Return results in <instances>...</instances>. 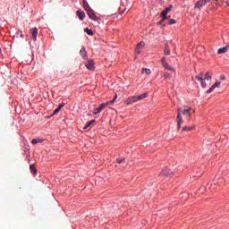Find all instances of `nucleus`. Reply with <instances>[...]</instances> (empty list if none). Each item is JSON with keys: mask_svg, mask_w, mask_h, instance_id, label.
<instances>
[{"mask_svg": "<svg viewBox=\"0 0 229 229\" xmlns=\"http://www.w3.org/2000/svg\"><path fill=\"white\" fill-rule=\"evenodd\" d=\"M64 106H65V103H61V104H59V106L57 108H59V110H62V108H64Z\"/></svg>", "mask_w": 229, "mask_h": 229, "instance_id": "32", "label": "nucleus"}, {"mask_svg": "<svg viewBox=\"0 0 229 229\" xmlns=\"http://www.w3.org/2000/svg\"><path fill=\"white\" fill-rule=\"evenodd\" d=\"M203 72H200L199 75L195 76L196 80H199V81H203Z\"/></svg>", "mask_w": 229, "mask_h": 229, "instance_id": "17", "label": "nucleus"}, {"mask_svg": "<svg viewBox=\"0 0 229 229\" xmlns=\"http://www.w3.org/2000/svg\"><path fill=\"white\" fill-rule=\"evenodd\" d=\"M167 71H173L174 72V68L169 66L168 68H166Z\"/></svg>", "mask_w": 229, "mask_h": 229, "instance_id": "37", "label": "nucleus"}, {"mask_svg": "<svg viewBox=\"0 0 229 229\" xmlns=\"http://www.w3.org/2000/svg\"><path fill=\"white\" fill-rule=\"evenodd\" d=\"M124 12H126V8H124L123 11H120L121 15H123V13H124Z\"/></svg>", "mask_w": 229, "mask_h": 229, "instance_id": "39", "label": "nucleus"}, {"mask_svg": "<svg viewBox=\"0 0 229 229\" xmlns=\"http://www.w3.org/2000/svg\"><path fill=\"white\" fill-rule=\"evenodd\" d=\"M137 101H139L137 96H131L125 100V105H133V103H137Z\"/></svg>", "mask_w": 229, "mask_h": 229, "instance_id": "4", "label": "nucleus"}, {"mask_svg": "<svg viewBox=\"0 0 229 229\" xmlns=\"http://www.w3.org/2000/svg\"><path fill=\"white\" fill-rule=\"evenodd\" d=\"M30 172L33 173V174H37V168L35 167V165H30Z\"/></svg>", "mask_w": 229, "mask_h": 229, "instance_id": "18", "label": "nucleus"}, {"mask_svg": "<svg viewBox=\"0 0 229 229\" xmlns=\"http://www.w3.org/2000/svg\"><path fill=\"white\" fill-rule=\"evenodd\" d=\"M194 130V126H184L182 127V131H192Z\"/></svg>", "mask_w": 229, "mask_h": 229, "instance_id": "14", "label": "nucleus"}, {"mask_svg": "<svg viewBox=\"0 0 229 229\" xmlns=\"http://www.w3.org/2000/svg\"><path fill=\"white\" fill-rule=\"evenodd\" d=\"M38 142H41L40 139H33L32 144H38Z\"/></svg>", "mask_w": 229, "mask_h": 229, "instance_id": "25", "label": "nucleus"}, {"mask_svg": "<svg viewBox=\"0 0 229 229\" xmlns=\"http://www.w3.org/2000/svg\"><path fill=\"white\" fill-rule=\"evenodd\" d=\"M165 80H170L171 79V75L169 73H165Z\"/></svg>", "mask_w": 229, "mask_h": 229, "instance_id": "34", "label": "nucleus"}, {"mask_svg": "<svg viewBox=\"0 0 229 229\" xmlns=\"http://www.w3.org/2000/svg\"><path fill=\"white\" fill-rule=\"evenodd\" d=\"M102 111L103 109H101L100 107H98L95 109V112L93 114L94 115H97V114H101Z\"/></svg>", "mask_w": 229, "mask_h": 229, "instance_id": "24", "label": "nucleus"}, {"mask_svg": "<svg viewBox=\"0 0 229 229\" xmlns=\"http://www.w3.org/2000/svg\"><path fill=\"white\" fill-rule=\"evenodd\" d=\"M126 160L125 158L116 159L117 164H123Z\"/></svg>", "mask_w": 229, "mask_h": 229, "instance_id": "30", "label": "nucleus"}, {"mask_svg": "<svg viewBox=\"0 0 229 229\" xmlns=\"http://www.w3.org/2000/svg\"><path fill=\"white\" fill-rule=\"evenodd\" d=\"M80 55L82 56V58L84 60H86V58H87V50H85V47L81 49Z\"/></svg>", "mask_w": 229, "mask_h": 229, "instance_id": "13", "label": "nucleus"}, {"mask_svg": "<svg viewBox=\"0 0 229 229\" xmlns=\"http://www.w3.org/2000/svg\"><path fill=\"white\" fill-rule=\"evenodd\" d=\"M143 72H146V74H150L151 73V70L148 69V68H143Z\"/></svg>", "mask_w": 229, "mask_h": 229, "instance_id": "26", "label": "nucleus"}, {"mask_svg": "<svg viewBox=\"0 0 229 229\" xmlns=\"http://www.w3.org/2000/svg\"><path fill=\"white\" fill-rule=\"evenodd\" d=\"M135 54L136 55H140V48H139L138 47H136Z\"/></svg>", "mask_w": 229, "mask_h": 229, "instance_id": "31", "label": "nucleus"}, {"mask_svg": "<svg viewBox=\"0 0 229 229\" xmlns=\"http://www.w3.org/2000/svg\"><path fill=\"white\" fill-rule=\"evenodd\" d=\"M21 38H24V34H21Z\"/></svg>", "mask_w": 229, "mask_h": 229, "instance_id": "40", "label": "nucleus"}, {"mask_svg": "<svg viewBox=\"0 0 229 229\" xmlns=\"http://www.w3.org/2000/svg\"><path fill=\"white\" fill-rule=\"evenodd\" d=\"M221 86V82L217 81L215 84L211 86V89H208L207 94H210L216 90V89L219 88Z\"/></svg>", "mask_w": 229, "mask_h": 229, "instance_id": "6", "label": "nucleus"}, {"mask_svg": "<svg viewBox=\"0 0 229 229\" xmlns=\"http://www.w3.org/2000/svg\"><path fill=\"white\" fill-rule=\"evenodd\" d=\"M160 174L162 176H172L173 172H171V170L169 168H165L161 171Z\"/></svg>", "mask_w": 229, "mask_h": 229, "instance_id": "7", "label": "nucleus"}, {"mask_svg": "<svg viewBox=\"0 0 229 229\" xmlns=\"http://www.w3.org/2000/svg\"><path fill=\"white\" fill-rule=\"evenodd\" d=\"M225 3H226V5H227V6H229V2H228V1H226Z\"/></svg>", "mask_w": 229, "mask_h": 229, "instance_id": "41", "label": "nucleus"}, {"mask_svg": "<svg viewBox=\"0 0 229 229\" xmlns=\"http://www.w3.org/2000/svg\"><path fill=\"white\" fill-rule=\"evenodd\" d=\"M88 15L89 17V19H91L92 21H98L99 18L98 16H96V13H94V10H90L88 13Z\"/></svg>", "mask_w": 229, "mask_h": 229, "instance_id": "8", "label": "nucleus"}, {"mask_svg": "<svg viewBox=\"0 0 229 229\" xmlns=\"http://www.w3.org/2000/svg\"><path fill=\"white\" fill-rule=\"evenodd\" d=\"M86 67H87V69H89V71H94V69H95L94 61L89 60L88 63L86 64Z\"/></svg>", "mask_w": 229, "mask_h": 229, "instance_id": "9", "label": "nucleus"}, {"mask_svg": "<svg viewBox=\"0 0 229 229\" xmlns=\"http://www.w3.org/2000/svg\"><path fill=\"white\" fill-rule=\"evenodd\" d=\"M168 24H170V25L176 24V20H174V19L170 20Z\"/></svg>", "mask_w": 229, "mask_h": 229, "instance_id": "29", "label": "nucleus"}, {"mask_svg": "<svg viewBox=\"0 0 229 229\" xmlns=\"http://www.w3.org/2000/svg\"><path fill=\"white\" fill-rule=\"evenodd\" d=\"M191 107H179L177 109V130L180 131L182 128V124H183V116L182 115H190L191 116Z\"/></svg>", "mask_w": 229, "mask_h": 229, "instance_id": "1", "label": "nucleus"}, {"mask_svg": "<svg viewBox=\"0 0 229 229\" xmlns=\"http://www.w3.org/2000/svg\"><path fill=\"white\" fill-rule=\"evenodd\" d=\"M164 54L166 55H171V48L169 47V44L167 43L165 44Z\"/></svg>", "mask_w": 229, "mask_h": 229, "instance_id": "11", "label": "nucleus"}, {"mask_svg": "<svg viewBox=\"0 0 229 229\" xmlns=\"http://www.w3.org/2000/svg\"><path fill=\"white\" fill-rule=\"evenodd\" d=\"M204 80H212V76L210 75V72H207L205 74Z\"/></svg>", "mask_w": 229, "mask_h": 229, "instance_id": "23", "label": "nucleus"}, {"mask_svg": "<svg viewBox=\"0 0 229 229\" xmlns=\"http://www.w3.org/2000/svg\"><path fill=\"white\" fill-rule=\"evenodd\" d=\"M94 123H96V120H91L89 122H87L86 125L84 126V130H87V128H89V126H92Z\"/></svg>", "mask_w": 229, "mask_h": 229, "instance_id": "16", "label": "nucleus"}, {"mask_svg": "<svg viewBox=\"0 0 229 229\" xmlns=\"http://www.w3.org/2000/svg\"><path fill=\"white\" fill-rule=\"evenodd\" d=\"M228 49H229V46H226V47H222V48H219V49L217 50V54H218V55H223V54H225V53H227V52H228Z\"/></svg>", "mask_w": 229, "mask_h": 229, "instance_id": "10", "label": "nucleus"}, {"mask_svg": "<svg viewBox=\"0 0 229 229\" xmlns=\"http://www.w3.org/2000/svg\"><path fill=\"white\" fill-rule=\"evenodd\" d=\"M115 99H117V95H115L113 100L109 102V105H114V103H115Z\"/></svg>", "mask_w": 229, "mask_h": 229, "instance_id": "28", "label": "nucleus"}, {"mask_svg": "<svg viewBox=\"0 0 229 229\" xmlns=\"http://www.w3.org/2000/svg\"><path fill=\"white\" fill-rule=\"evenodd\" d=\"M220 80H223V81L226 80V76L221 75V76H220Z\"/></svg>", "mask_w": 229, "mask_h": 229, "instance_id": "38", "label": "nucleus"}, {"mask_svg": "<svg viewBox=\"0 0 229 229\" xmlns=\"http://www.w3.org/2000/svg\"><path fill=\"white\" fill-rule=\"evenodd\" d=\"M144 46H146V43H144V41H140L136 47H138V49H140L141 47H144Z\"/></svg>", "mask_w": 229, "mask_h": 229, "instance_id": "21", "label": "nucleus"}, {"mask_svg": "<svg viewBox=\"0 0 229 229\" xmlns=\"http://www.w3.org/2000/svg\"><path fill=\"white\" fill-rule=\"evenodd\" d=\"M108 105H110V102H107V103H103L100 105V108L101 110H103L104 108H106V106H108Z\"/></svg>", "mask_w": 229, "mask_h": 229, "instance_id": "22", "label": "nucleus"}, {"mask_svg": "<svg viewBox=\"0 0 229 229\" xmlns=\"http://www.w3.org/2000/svg\"><path fill=\"white\" fill-rule=\"evenodd\" d=\"M212 0H199L194 6L195 10H201L208 3H210Z\"/></svg>", "mask_w": 229, "mask_h": 229, "instance_id": "3", "label": "nucleus"}, {"mask_svg": "<svg viewBox=\"0 0 229 229\" xmlns=\"http://www.w3.org/2000/svg\"><path fill=\"white\" fill-rule=\"evenodd\" d=\"M77 15L81 21H83V19H85V12L77 11Z\"/></svg>", "mask_w": 229, "mask_h": 229, "instance_id": "12", "label": "nucleus"}, {"mask_svg": "<svg viewBox=\"0 0 229 229\" xmlns=\"http://www.w3.org/2000/svg\"><path fill=\"white\" fill-rule=\"evenodd\" d=\"M84 10L87 12V13L89 12H91L92 8H90V6L89 5V4H84Z\"/></svg>", "mask_w": 229, "mask_h": 229, "instance_id": "19", "label": "nucleus"}, {"mask_svg": "<svg viewBox=\"0 0 229 229\" xmlns=\"http://www.w3.org/2000/svg\"><path fill=\"white\" fill-rule=\"evenodd\" d=\"M58 112H60V108L57 107V108L53 112L52 115H56V114H58Z\"/></svg>", "mask_w": 229, "mask_h": 229, "instance_id": "33", "label": "nucleus"}, {"mask_svg": "<svg viewBox=\"0 0 229 229\" xmlns=\"http://www.w3.org/2000/svg\"><path fill=\"white\" fill-rule=\"evenodd\" d=\"M167 62H165V57H162L161 59V64L162 65H164V64H166Z\"/></svg>", "mask_w": 229, "mask_h": 229, "instance_id": "35", "label": "nucleus"}, {"mask_svg": "<svg viewBox=\"0 0 229 229\" xmlns=\"http://www.w3.org/2000/svg\"><path fill=\"white\" fill-rule=\"evenodd\" d=\"M163 67H165V68L167 69V68H169L170 66H169V64H168V63H165V64H163Z\"/></svg>", "mask_w": 229, "mask_h": 229, "instance_id": "36", "label": "nucleus"}, {"mask_svg": "<svg viewBox=\"0 0 229 229\" xmlns=\"http://www.w3.org/2000/svg\"><path fill=\"white\" fill-rule=\"evenodd\" d=\"M30 35L33 38V41L36 42L37 37L38 35V29L37 27L31 28L30 29Z\"/></svg>", "mask_w": 229, "mask_h": 229, "instance_id": "5", "label": "nucleus"}, {"mask_svg": "<svg viewBox=\"0 0 229 229\" xmlns=\"http://www.w3.org/2000/svg\"><path fill=\"white\" fill-rule=\"evenodd\" d=\"M84 31L85 33H87V35H94V32L92 31V30H89V28H86Z\"/></svg>", "mask_w": 229, "mask_h": 229, "instance_id": "20", "label": "nucleus"}, {"mask_svg": "<svg viewBox=\"0 0 229 229\" xmlns=\"http://www.w3.org/2000/svg\"><path fill=\"white\" fill-rule=\"evenodd\" d=\"M200 83H201V86L203 87V89H205V87H207V82H205V79L200 81Z\"/></svg>", "mask_w": 229, "mask_h": 229, "instance_id": "27", "label": "nucleus"}, {"mask_svg": "<svg viewBox=\"0 0 229 229\" xmlns=\"http://www.w3.org/2000/svg\"><path fill=\"white\" fill-rule=\"evenodd\" d=\"M171 10H173V5H170L168 7H166L162 13H161V17H163V19L157 22V24H162V22H164V21H165V19H169L171 16L167 17V14L169 13V12H171Z\"/></svg>", "mask_w": 229, "mask_h": 229, "instance_id": "2", "label": "nucleus"}, {"mask_svg": "<svg viewBox=\"0 0 229 229\" xmlns=\"http://www.w3.org/2000/svg\"><path fill=\"white\" fill-rule=\"evenodd\" d=\"M148 97V92L147 93H143L140 96H137L138 98V101H141V99H146V98Z\"/></svg>", "mask_w": 229, "mask_h": 229, "instance_id": "15", "label": "nucleus"}]
</instances>
